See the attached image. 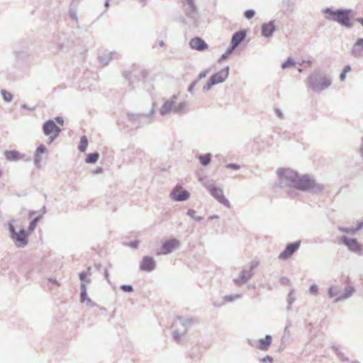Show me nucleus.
<instances>
[{
  "label": "nucleus",
  "mask_w": 363,
  "mask_h": 363,
  "mask_svg": "<svg viewBox=\"0 0 363 363\" xmlns=\"http://www.w3.org/2000/svg\"><path fill=\"white\" fill-rule=\"evenodd\" d=\"M187 214L189 216L194 218L195 214H196V211L194 210H193V209H190V210L188 211Z\"/></svg>",
  "instance_id": "36"
},
{
  "label": "nucleus",
  "mask_w": 363,
  "mask_h": 363,
  "mask_svg": "<svg viewBox=\"0 0 363 363\" xmlns=\"http://www.w3.org/2000/svg\"><path fill=\"white\" fill-rule=\"evenodd\" d=\"M295 65V62L291 58H289L285 62H284L281 65L283 69H285L289 67H292Z\"/></svg>",
  "instance_id": "26"
},
{
  "label": "nucleus",
  "mask_w": 363,
  "mask_h": 363,
  "mask_svg": "<svg viewBox=\"0 0 363 363\" xmlns=\"http://www.w3.org/2000/svg\"><path fill=\"white\" fill-rule=\"evenodd\" d=\"M179 245V242L176 239H172L166 241L162 248V254H168L171 252L172 250L177 248Z\"/></svg>",
  "instance_id": "11"
},
{
  "label": "nucleus",
  "mask_w": 363,
  "mask_h": 363,
  "mask_svg": "<svg viewBox=\"0 0 363 363\" xmlns=\"http://www.w3.org/2000/svg\"><path fill=\"white\" fill-rule=\"evenodd\" d=\"M88 146V140L86 136H82L80 139V143L79 145V150L81 152H85Z\"/></svg>",
  "instance_id": "20"
},
{
  "label": "nucleus",
  "mask_w": 363,
  "mask_h": 363,
  "mask_svg": "<svg viewBox=\"0 0 363 363\" xmlns=\"http://www.w3.org/2000/svg\"><path fill=\"white\" fill-rule=\"evenodd\" d=\"M351 71V67L349 65H347L345 67L342 72L340 74V79L341 81H344L346 78V74L347 72Z\"/></svg>",
  "instance_id": "24"
},
{
  "label": "nucleus",
  "mask_w": 363,
  "mask_h": 363,
  "mask_svg": "<svg viewBox=\"0 0 363 363\" xmlns=\"http://www.w3.org/2000/svg\"><path fill=\"white\" fill-rule=\"evenodd\" d=\"M228 74L229 68L228 67H226L225 68L213 74L209 81L203 86V89L208 91L211 88L212 86L222 83L227 79Z\"/></svg>",
  "instance_id": "3"
},
{
  "label": "nucleus",
  "mask_w": 363,
  "mask_h": 363,
  "mask_svg": "<svg viewBox=\"0 0 363 363\" xmlns=\"http://www.w3.org/2000/svg\"><path fill=\"white\" fill-rule=\"evenodd\" d=\"M285 177L290 182V185L301 190H308L315 186V181L308 175L301 176L291 170L283 171Z\"/></svg>",
  "instance_id": "1"
},
{
  "label": "nucleus",
  "mask_w": 363,
  "mask_h": 363,
  "mask_svg": "<svg viewBox=\"0 0 363 363\" xmlns=\"http://www.w3.org/2000/svg\"><path fill=\"white\" fill-rule=\"evenodd\" d=\"M310 291L311 294H315L318 292V286L315 285H313L310 288Z\"/></svg>",
  "instance_id": "34"
},
{
  "label": "nucleus",
  "mask_w": 363,
  "mask_h": 363,
  "mask_svg": "<svg viewBox=\"0 0 363 363\" xmlns=\"http://www.w3.org/2000/svg\"><path fill=\"white\" fill-rule=\"evenodd\" d=\"M255 11L253 10H247L245 12V16L248 18V19H250L254 17L255 16Z\"/></svg>",
  "instance_id": "30"
},
{
  "label": "nucleus",
  "mask_w": 363,
  "mask_h": 363,
  "mask_svg": "<svg viewBox=\"0 0 363 363\" xmlns=\"http://www.w3.org/2000/svg\"><path fill=\"white\" fill-rule=\"evenodd\" d=\"M324 13L328 15L326 17L334 21H336L347 28L352 26V19L353 18V12L350 9L333 11L327 9Z\"/></svg>",
  "instance_id": "2"
},
{
  "label": "nucleus",
  "mask_w": 363,
  "mask_h": 363,
  "mask_svg": "<svg viewBox=\"0 0 363 363\" xmlns=\"http://www.w3.org/2000/svg\"><path fill=\"white\" fill-rule=\"evenodd\" d=\"M228 167L229 168H231V169H238L239 168V167L236 164H230L228 165Z\"/></svg>",
  "instance_id": "37"
},
{
  "label": "nucleus",
  "mask_w": 363,
  "mask_h": 363,
  "mask_svg": "<svg viewBox=\"0 0 363 363\" xmlns=\"http://www.w3.org/2000/svg\"><path fill=\"white\" fill-rule=\"evenodd\" d=\"M55 120H56V121H57L58 123H60V124H61V125H62V124H63V120H62V118H60V117H57V118H55Z\"/></svg>",
  "instance_id": "38"
},
{
  "label": "nucleus",
  "mask_w": 363,
  "mask_h": 363,
  "mask_svg": "<svg viewBox=\"0 0 363 363\" xmlns=\"http://www.w3.org/2000/svg\"><path fill=\"white\" fill-rule=\"evenodd\" d=\"M272 361H273L272 357H269V356H267L266 357H264V358L262 359V362H269L272 363Z\"/></svg>",
  "instance_id": "35"
},
{
  "label": "nucleus",
  "mask_w": 363,
  "mask_h": 363,
  "mask_svg": "<svg viewBox=\"0 0 363 363\" xmlns=\"http://www.w3.org/2000/svg\"><path fill=\"white\" fill-rule=\"evenodd\" d=\"M191 48L198 50L203 51L208 49V45L201 38L196 37L192 38L189 42Z\"/></svg>",
  "instance_id": "10"
},
{
  "label": "nucleus",
  "mask_w": 363,
  "mask_h": 363,
  "mask_svg": "<svg viewBox=\"0 0 363 363\" xmlns=\"http://www.w3.org/2000/svg\"><path fill=\"white\" fill-rule=\"evenodd\" d=\"M89 269H90V268H89V269H88V272H84L80 273V274H79V278H80V279H81L82 281H86V282H87V283H89V282H90V280H89V279L86 280V278L88 276H89V275H90Z\"/></svg>",
  "instance_id": "28"
},
{
  "label": "nucleus",
  "mask_w": 363,
  "mask_h": 363,
  "mask_svg": "<svg viewBox=\"0 0 363 363\" xmlns=\"http://www.w3.org/2000/svg\"><path fill=\"white\" fill-rule=\"evenodd\" d=\"M99 157L98 153H90L87 155L86 158V162L87 163H94L96 162Z\"/></svg>",
  "instance_id": "22"
},
{
  "label": "nucleus",
  "mask_w": 363,
  "mask_h": 363,
  "mask_svg": "<svg viewBox=\"0 0 363 363\" xmlns=\"http://www.w3.org/2000/svg\"><path fill=\"white\" fill-rule=\"evenodd\" d=\"M205 76H206V74H200V77H204Z\"/></svg>",
  "instance_id": "40"
},
{
  "label": "nucleus",
  "mask_w": 363,
  "mask_h": 363,
  "mask_svg": "<svg viewBox=\"0 0 363 363\" xmlns=\"http://www.w3.org/2000/svg\"><path fill=\"white\" fill-rule=\"evenodd\" d=\"M275 30V25L274 21L264 23L262 26V33L265 37H269Z\"/></svg>",
  "instance_id": "14"
},
{
  "label": "nucleus",
  "mask_w": 363,
  "mask_h": 363,
  "mask_svg": "<svg viewBox=\"0 0 363 363\" xmlns=\"http://www.w3.org/2000/svg\"><path fill=\"white\" fill-rule=\"evenodd\" d=\"M121 289L126 292H130L133 291V287L129 285H123L121 286Z\"/></svg>",
  "instance_id": "32"
},
{
  "label": "nucleus",
  "mask_w": 363,
  "mask_h": 363,
  "mask_svg": "<svg viewBox=\"0 0 363 363\" xmlns=\"http://www.w3.org/2000/svg\"><path fill=\"white\" fill-rule=\"evenodd\" d=\"M1 95L3 96V98L6 101H11L12 99V94L5 90L1 91Z\"/></svg>",
  "instance_id": "25"
},
{
  "label": "nucleus",
  "mask_w": 363,
  "mask_h": 363,
  "mask_svg": "<svg viewBox=\"0 0 363 363\" xmlns=\"http://www.w3.org/2000/svg\"><path fill=\"white\" fill-rule=\"evenodd\" d=\"M272 343V337L266 335L264 338L259 340L258 349L261 350H267Z\"/></svg>",
  "instance_id": "16"
},
{
  "label": "nucleus",
  "mask_w": 363,
  "mask_h": 363,
  "mask_svg": "<svg viewBox=\"0 0 363 363\" xmlns=\"http://www.w3.org/2000/svg\"><path fill=\"white\" fill-rule=\"evenodd\" d=\"M208 190L211 195L223 205L230 207L229 201L225 198L223 190L218 187L211 186Z\"/></svg>",
  "instance_id": "7"
},
{
  "label": "nucleus",
  "mask_w": 363,
  "mask_h": 363,
  "mask_svg": "<svg viewBox=\"0 0 363 363\" xmlns=\"http://www.w3.org/2000/svg\"><path fill=\"white\" fill-rule=\"evenodd\" d=\"M333 289H334L333 288H331V289H330V290H329V295H330L331 297L334 296V295H335V294H333Z\"/></svg>",
  "instance_id": "39"
},
{
  "label": "nucleus",
  "mask_w": 363,
  "mask_h": 363,
  "mask_svg": "<svg viewBox=\"0 0 363 363\" xmlns=\"http://www.w3.org/2000/svg\"><path fill=\"white\" fill-rule=\"evenodd\" d=\"M362 228H363V223H360L358 224L357 227L355 228H350V229H341L342 231L343 232H345V233H354L355 232H357V230H359V229H361Z\"/></svg>",
  "instance_id": "23"
},
{
  "label": "nucleus",
  "mask_w": 363,
  "mask_h": 363,
  "mask_svg": "<svg viewBox=\"0 0 363 363\" xmlns=\"http://www.w3.org/2000/svg\"><path fill=\"white\" fill-rule=\"evenodd\" d=\"M4 155L6 158L10 161L18 160L22 157L21 154L15 150L6 151Z\"/></svg>",
  "instance_id": "17"
},
{
  "label": "nucleus",
  "mask_w": 363,
  "mask_h": 363,
  "mask_svg": "<svg viewBox=\"0 0 363 363\" xmlns=\"http://www.w3.org/2000/svg\"><path fill=\"white\" fill-rule=\"evenodd\" d=\"M86 297V289L84 284L81 286V301H84Z\"/></svg>",
  "instance_id": "27"
},
{
  "label": "nucleus",
  "mask_w": 363,
  "mask_h": 363,
  "mask_svg": "<svg viewBox=\"0 0 363 363\" xmlns=\"http://www.w3.org/2000/svg\"><path fill=\"white\" fill-rule=\"evenodd\" d=\"M340 242L344 243L349 248L350 250L354 252H360L362 251V247L358 243L356 239L348 238L345 236L340 238Z\"/></svg>",
  "instance_id": "8"
},
{
  "label": "nucleus",
  "mask_w": 363,
  "mask_h": 363,
  "mask_svg": "<svg viewBox=\"0 0 363 363\" xmlns=\"http://www.w3.org/2000/svg\"><path fill=\"white\" fill-rule=\"evenodd\" d=\"M172 107H173L172 101H166L161 107L160 113L162 115H165V114L169 113L170 111L172 109Z\"/></svg>",
  "instance_id": "18"
},
{
  "label": "nucleus",
  "mask_w": 363,
  "mask_h": 363,
  "mask_svg": "<svg viewBox=\"0 0 363 363\" xmlns=\"http://www.w3.org/2000/svg\"><path fill=\"white\" fill-rule=\"evenodd\" d=\"M37 221H38V218H35L31 221V223H30V226L28 228L29 233H31L35 228L36 225H37Z\"/></svg>",
  "instance_id": "29"
},
{
  "label": "nucleus",
  "mask_w": 363,
  "mask_h": 363,
  "mask_svg": "<svg viewBox=\"0 0 363 363\" xmlns=\"http://www.w3.org/2000/svg\"><path fill=\"white\" fill-rule=\"evenodd\" d=\"M171 197L175 201H184L189 197V194L182 186L177 185L172 191Z\"/></svg>",
  "instance_id": "9"
},
{
  "label": "nucleus",
  "mask_w": 363,
  "mask_h": 363,
  "mask_svg": "<svg viewBox=\"0 0 363 363\" xmlns=\"http://www.w3.org/2000/svg\"><path fill=\"white\" fill-rule=\"evenodd\" d=\"M300 245V241L288 245L285 250L281 253H280L279 258L283 260L290 258L292 255L299 248Z\"/></svg>",
  "instance_id": "6"
},
{
  "label": "nucleus",
  "mask_w": 363,
  "mask_h": 363,
  "mask_svg": "<svg viewBox=\"0 0 363 363\" xmlns=\"http://www.w3.org/2000/svg\"><path fill=\"white\" fill-rule=\"evenodd\" d=\"M352 54L354 57H359L363 54V39H358L352 50Z\"/></svg>",
  "instance_id": "15"
},
{
  "label": "nucleus",
  "mask_w": 363,
  "mask_h": 363,
  "mask_svg": "<svg viewBox=\"0 0 363 363\" xmlns=\"http://www.w3.org/2000/svg\"><path fill=\"white\" fill-rule=\"evenodd\" d=\"M2 175V171L0 169V177H1Z\"/></svg>",
  "instance_id": "41"
},
{
  "label": "nucleus",
  "mask_w": 363,
  "mask_h": 363,
  "mask_svg": "<svg viewBox=\"0 0 363 363\" xmlns=\"http://www.w3.org/2000/svg\"><path fill=\"white\" fill-rule=\"evenodd\" d=\"M246 32L245 30H240L236 32L232 38L231 40V50H234L245 38Z\"/></svg>",
  "instance_id": "12"
},
{
  "label": "nucleus",
  "mask_w": 363,
  "mask_h": 363,
  "mask_svg": "<svg viewBox=\"0 0 363 363\" xmlns=\"http://www.w3.org/2000/svg\"><path fill=\"white\" fill-rule=\"evenodd\" d=\"M61 129L52 121H48L43 125V132L46 135L50 136L51 143L60 134Z\"/></svg>",
  "instance_id": "5"
},
{
  "label": "nucleus",
  "mask_w": 363,
  "mask_h": 363,
  "mask_svg": "<svg viewBox=\"0 0 363 363\" xmlns=\"http://www.w3.org/2000/svg\"><path fill=\"white\" fill-rule=\"evenodd\" d=\"M155 268V262L152 258L149 257H145L143 258L141 264L140 269L144 271H152Z\"/></svg>",
  "instance_id": "13"
},
{
  "label": "nucleus",
  "mask_w": 363,
  "mask_h": 363,
  "mask_svg": "<svg viewBox=\"0 0 363 363\" xmlns=\"http://www.w3.org/2000/svg\"><path fill=\"white\" fill-rule=\"evenodd\" d=\"M46 152V147L43 145H40L35 152V161L39 162L41 160L40 155Z\"/></svg>",
  "instance_id": "19"
},
{
  "label": "nucleus",
  "mask_w": 363,
  "mask_h": 363,
  "mask_svg": "<svg viewBox=\"0 0 363 363\" xmlns=\"http://www.w3.org/2000/svg\"><path fill=\"white\" fill-rule=\"evenodd\" d=\"M199 159L201 164L202 165L206 166L210 163L211 156L210 154H206V155L199 156Z\"/></svg>",
  "instance_id": "21"
},
{
  "label": "nucleus",
  "mask_w": 363,
  "mask_h": 363,
  "mask_svg": "<svg viewBox=\"0 0 363 363\" xmlns=\"http://www.w3.org/2000/svg\"><path fill=\"white\" fill-rule=\"evenodd\" d=\"M9 230L11 233V238L18 247H24L28 244L27 233L24 230H21L18 233L16 232L14 227L10 224Z\"/></svg>",
  "instance_id": "4"
},
{
  "label": "nucleus",
  "mask_w": 363,
  "mask_h": 363,
  "mask_svg": "<svg viewBox=\"0 0 363 363\" xmlns=\"http://www.w3.org/2000/svg\"><path fill=\"white\" fill-rule=\"evenodd\" d=\"M354 292V289L352 287H348L346 289V295L344 296L345 298L348 297Z\"/></svg>",
  "instance_id": "33"
},
{
  "label": "nucleus",
  "mask_w": 363,
  "mask_h": 363,
  "mask_svg": "<svg viewBox=\"0 0 363 363\" xmlns=\"http://www.w3.org/2000/svg\"><path fill=\"white\" fill-rule=\"evenodd\" d=\"M330 84V81L328 79H324L323 82L320 86V89H323L325 87L328 86Z\"/></svg>",
  "instance_id": "31"
}]
</instances>
